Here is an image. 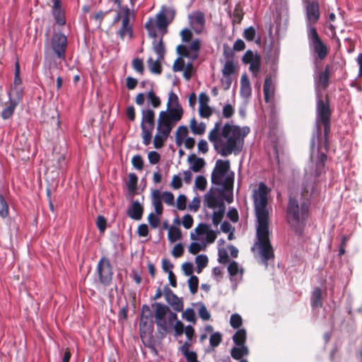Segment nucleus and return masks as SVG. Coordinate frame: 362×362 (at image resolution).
<instances>
[{
  "mask_svg": "<svg viewBox=\"0 0 362 362\" xmlns=\"http://www.w3.org/2000/svg\"><path fill=\"white\" fill-rule=\"evenodd\" d=\"M270 189L264 183L259 184L253 190L252 199L257 226V242L252 250L264 264L273 259L274 252L269 240V209L268 207Z\"/></svg>",
  "mask_w": 362,
  "mask_h": 362,
  "instance_id": "f257e3e1",
  "label": "nucleus"
},
{
  "mask_svg": "<svg viewBox=\"0 0 362 362\" xmlns=\"http://www.w3.org/2000/svg\"><path fill=\"white\" fill-rule=\"evenodd\" d=\"M329 117L330 112L328 104L319 100L317 105V129L311 141V158L313 161L305 169V179L302 184L301 194L303 199L308 198V194L313 189V185L316 178L325 172L324 163L327 158L326 154L325 152H320L318 147L315 151V141H318L320 139V123L324 126L325 137L327 139L330 127Z\"/></svg>",
  "mask_w": 362,
  "mask_h": 362,
  "instance_id": "f03ea898",
  "label": "nucleus"
},
{
  "mask_svg": "<svg viewBox=\"0 0 362 362\" xmlns=\"http://www.w3.org/2000/svg\"><path fill=\"white\" fill-rule=\"evenodd\" d=\"M249 132L250 128L247 127H240L227 123L221 127L220 123L217 122L209 133V139L218 153L228 156L241 151L244 139Z\"/></svg>",
  "mask_w": 362,
  "mask_h": 362,
  "instance_id": "7ed1b4c3",
  "label": "nucleus"
},
{
  "mask_svg": "<svg viewBox=\"0 0 362 362\" xmlns=\"http://www.w3.org/2000/svg\"><path fill=\"white\" fill-rule=\"evenodd\" d=\"M216 233L206 224H199L190 233L192 243L189 246V252L193 255L204 250L206 246L216 238Z\"/></svg>",
  "mask_w": 362,
  "mask_h": 362,
  "instance_id": "20e7f679",
  "label": "nucleus"
},
{
  "mask_svg": "<svg viewBox=\"0 0 362 362\" xmlns=\"http://www.w3.org/2000/svg\"><path fill=\"white\" fill-rule=\"evenodd\" d=\"M154 317L158 332L162 337L170 332L174 322L177 320V315L171 312L169 308L160 303H155Z\"/></svg>",
  "mask_w": 362,
  "mask_h": 362,
  "instance_id": "39448f33",
  "label": "nucleus"
},
{
  "mask_svg": "<svg viewBox=\"0 0 362 362\" xmlns=\"http://www.w3.org/2000/svg\"><path fill=\"white\" fill-rule=\"evenodd\" d=\"M117 4L119 10L116 16L115 17L112 24L119 25L117 32L119 37L124 40L125 37L132 38V26L130 23L132 19L134 18V13L131 11L127 6H122L119 0H113Z\"/></svg>",
  "mask_w": 362,
  "mask_h": 362,
  "instance_id": "423d86ee",
  "label": "nucleus"
},
{
  "mask_svg": "<svg viewBox=\"0 0 362 362\" xmlns=\"http://www.w3.org/2000/svg\"><path fill=\"white\" fill-rule=\"evenodd\" d=\"M234 173L230 170V162L218 160L211 174L212 183L228 191L232 189Z\"/></svg>",
  "mask_w": 362,
  "mask_h": 362,
  "instance_id": "0eeeda50",
  "label": "nucleus"
},
{
  "mask_svg": "<svg viewBox=\"0 0 362 362\" xmlns=\"http://www.w3.org/2000/svg\"><path fill=\"white\" fill-rule=\"evenodd\" d=\"M175 16V11L172 8L162 7L161 10L156 15V18H150L145 25L151 37L156 36V28L165 29L173 21Z\"/></svg>",
  "mask_w": 362,
  "mask_h": 362,
  "instance_id": "6e6552de",
  "label": "nucleus"
},
{
  "mask_svg": "<svg viewBox=\"0 0 362 362\" xmlns=\"http://www.w3.org/2000/svg\"><path fill=\"white\" fill-rule=\"evenodd\" d=\"M162 113H164L162 118L166 119V121L174 124L179 122L182 117V107L179 103L177 95L173 91L170 92L168 94L167 110L161 111L159 115H161Z\"/></svg>",
  "mask_w": 362,
  "mask_h": 362,
  "instance_id": "1a4fd4ad",
  "label": "nucleus"
},
{
  "mask_svg": "<svg viewBox=\"0 0 362 362\" xmlns=\"http://www.w3.org/2000/svg\"><path fill=\"white\" fill-rule=\"evenodd\" d=\"M204 206L213 209L212 221L214 225L217 226L225 214L223 201L210 191L204 195Z\"/></svg>",
  "mask_w": 362,
  "mask_h": 362,
  "instance_id": "9d476101",
  "label": "nucleus"
},
{
  "mask_svg": "<svg viewBox=\"0 0 362 362\" xmlns=\"http://www.w3.org/2000/svg\"><path fill=\"white\" fill-rule=\"evenodd\" d=\"M141 114V138L143 144L145 146H148L152 139V133L155 126V113L151 109H144L142 110Z\"/></svg>",
  "mask_w": 362,
  "mask_h": 362,
  "instance_id": "9b49d317",
  "label": "nucleus"
},
{
  "mask_svg": "<svg viewBox=\"0 0 362 362\" xmlns=\"http://www.w3.org/2000/svg\"><path fill=\"white\" fill-rule=\"evenodd\" d=\"M307 213L308 206L305 204H302L300 211L298 200L291 197L290 198L287 210V218L289 224L292 227L297 228L300 223L305 218V216Z\"/></svg>",
  "mask_w": 362,
  "mask_h": 362,
  "instance_id": "f8f14e48",
  "label": "nucleus"
},
{
  "mask_svg": "<svg viewBox=\"0 0 362 362\" xmlns=\"http://www.w3.org/2000/svg\"><path fill=\"white\" fill-rule=\"evenodd\" d=\"M162 113L161 115H158L156 134L153 139V146L154 148L159 149L162 148L167 140L174 124L166 121V119H163Z\"/></svg>",
  "mask_w": 362,
  "mask_h": 362,
  "instance_id": "ddd939ff",
  "label": "nucleus"
},
{
  "mask_svg": "<svg viewBox=\"0 0 362 362\" xmlns=\"http://www.w3.org/2000/svg\"><path fill=\"white\" fill-rule=\"evenodd\" d=\"M308 39L310 48L317 55V57L321 60L325 59L328 49L320 38L315 28H310V30H308Z\"/></svg>",
  "mask_w": 362,
  "mask_h": 362,
  "instance_id": "4468645a",
  "label": "nucleus"
},
{
  "mask_svg": "<svg viewBox=\"0 0 362 362\" xmlns=\"http://www.w3.org/2000/svg\"><path fill=\"white\" fill-rule=\"evenodd\" d=\"M152 204L157 215L163 213L162 200L169 206L175 205V198L170 192H160L159 190H153L151 193Z\"/></svg>",
  "mask_w": 362,
  "mask_h": 362,
  "instance_id": "2eb2a0df",
  "label": "nucleus"
},
{
  "mask_svg": "<svg viewBox=\"0 0 362 362\" xmlns=\"http://www.w3.org/2000/svg\"><path fill=\"white\" fill-rule=\"evenodd\" d=\"M200 41L198 39L192 40L189 45H180L177 47L180 57H186L191 61L196 59L199 56Z\"/></svg>",
  "mask_w": 362,
  "mask_h": 362,
  "instance_id": "dca6fc26",
  "label": "nucleus"
},
{
  "mask_svg": "<svg viewBox=\"0 0 362 362\" xmlns=\"http://www.w3.org/2000/svg\"><path fill=\"white\" fill-rule=\"evenodd\" d=\"M305 16L307 31L310 28H315L313 25L315 24L320 18L319 4L317 1H307L305 5Z\"/></svg>",
  "mask_w": 362,
  "mask_h": 362,
  "instance_id": "f3484780",
  "label": "nucleus"
},
{
  "mask_svg": "<svg viewBox=\"0 0 362 362\" xmlns=\"http://www.w3.org/2000/svg\"><path fill=\"white\" fill-rule=\"evenodd\" d=\"M66 46L67 38L66 35L56 33L52 36L49 47L59 59L64 58Z\"/></svg>",
  "mask_w": 362,
  "mask_h": 362,
  "instance_id": "a211bd4d",
  "label": "nucleus"
},
{
  "mask_svg": "<svg viewBox=\"0 0 362 362\" xmlns=\"http://www.w3.org/2000/svg\"><path fill=\"white\" fill-rule=\"evenodd\" d=\"M173 69L175 72L183 71V76L187 80H189L194 72L192 62L186 63L183 57H179L175 61Z\"/></svg>",
  "mask_w": 362,
  "mask_h": 362,
  "instance_id": "6ab92c4d",
  "label": "nucleus"
},
{
  "mask_svg": "<svg viewBox=\"0 0 362 362\" xmlns=\"http://www.w3.org/2000/svg\"><path fill=\"white\" fill-rule=\"evenodd\" d=\"M244 63L250 64V70L254 74H257L260 68V57L253 53L252 51H247L243 57Z\"/></svg>",
  "mask_w": 362,
  "mask_h": 362,
  "instance_id": "aec40b11",
  "label": "nucleus"
},
{
  "mask_svg": "<svg viewBox=\"0 0 362 362\" xmlns=\"http://www.w3.org/2000/svg\"><path fill=\"white\" fill-rule=\"evenodd\" d=\"M188 129L186 127H178L176 133V141L178 144L183 143L187 148H192L195 141L193 138L187 136Z\"/></svg>",
  "mask_w": 362,
  "mask_h": 362,
  "instance_id": "412c9836",
  "label": "nucleus"
},
{
  "mask_svg": "<svg viewBox=\"0 0 362 362\" xmlns=\"http://www.w3.org/2000/svg\"><path fill=\"white\" fill-rule=\"evenodd\" d=\"M189 20L192 29L197 33H200L204 26L205 19L203 13L197 11L189 16Z\"/></svg>",
  "mask_w": 362,
  "mask_h": 362,
  "instance_id": "4be33fe9",
  "label": "nucleus"
},
{
  "mask_svg": "<svg viewBox=\"0 0 362 362\" xmlns=\"http://www.w3.org/2000/svg\"><path fill=\"white\" fill-rule=\"evenodd\" d=\"M209 98L205 93L199 95V113L202 117L208 118L212 114V109L209 106Z\"/></svg>",
  "mask_w": 362,
  "mask_h": 362,
  "instance_id": "5701e85b",
  "label": "nucleus"
},
{
  "mask_svg": "<svg viewBox=\"0 0 362 362\" xmlns=\"http://www.w3.org/2000/svg\"><path fill=\"white\" fill-rule=\"evenodd\" d=\"M191 346L192 345L190 342L185 341L179 348V351L185 357L187 362H199L197 360V354L194 351L190 350Z\"/></svg>",
  "mask_w": 362,
  "mask_h": 362,
  "instance_id": "b1692460",
  "label": "nucleus"
},
{
  "mask_svg": "<svg viewBox=\"0 0 362 362\" xmlns=\"http://www.w3.org/2000/svg\"><path fill=\"white\" fill-rule=\"evenodd\" d=\"M165 300L175 311L180 312L183 310L184 305L182 300L173 292H168L165 294Z\"/></svg>",
  "mask_w": 362,
  "mask_h": 362,
  "instance_id": "393cba45",
  "label": "nucleus"
},
{
  "mask_svg": "<svg viewBox=\"0 0 362 362\" xmlns=\"http://www.w3.org/2000/svg\"><path fill=\"white\" fill-rule=\"evenodd\" d=\"M236 66L231 60H228L223 68L222 73L228 85L231 83L230 76L235 73Z\"/></svg>",
  "mask_w": 362,
  "mask_h": 362,
  "instance_id": "a878e982",
  "label": "nucleus"
},
{
  "mask_svg": "<svg viewBox=\"0 0 362 362\" xmlns=\"http://www.w3.org/2000/svg\"><path fill=\"white\" fill-rule=\"evenodd\" d=\"M142 213L143 207L139 202H134L127 212L129 216L135 220H140Z\"/></svg>",
  "mask_w": 362,
  "mask_h": 362,
  "instance_id": "bb28decb",
  "label": "nucleus"
},
{
  "mask_svg": "<svg viewBox=\"0 0 362 362\" xmlns=\"http://www.w3.org/2000/svg\"><path fill=\"white\" fill-rule=\"evenodd\" d=\"M52 13L57 23L59 25H63L65 24V17L63 11L61 10L59 0H54Z\"/></svg>",
  "mask_w": 362,
  "mask_h": 362,
  "instance_id": "cd10ccee",
  "label": "nucleus"
},
{
  "mask_svg": "<svg viewBox=\"0 0 362 362\" xmlns=\"http://www.w3.org/2000/svg\"><path fill=\"white\" fill-rule=\"evenodd\" d=\"M249 354V349L245 345H239L233 347L230 351L231 356L235 359H241Z\"/></svg>",
  "mask_w": 362,
  "mask_h": 362,
  "instance_id": "c85d7f7f",
  "label": "nucleus"
},
{
  "mask_svg": "<svg viewBox=\"0 0 362 362\" xmlns=\"http://www.w3.org/2000/svg\"><path fill=\"white\" fill-rule=\"evenodd\" d=\"M274 94V87L271 78H266L264 83V95L266 102H269Z\"/></svg>",
  "mask_w": 362,
  "mask_h": 362,
  "instance_id": "c756f323",
  "label": "nucleus"
},
{
  "mask_svg": "<svg viewBox=\"0 0 362 362\" xmlns=\"http://www.w3.org/2000/svg\"><path fill=\"white\" fill-rule=\"evenodd\" d=\"M240 93L245 98H248L251 94L250 83L246 75L241 76Z\"/></svg>",
  "mask_w": 362,
  "mask_h": 362,
  "instance_id": "7c9ffc66",
  "label": "nucleus"
},
{
  "mask_svg": "<svg viewBox=\"0 0 362 362\" xmlns=\"http://www.w3.org/2000/svg\"><path fill=\"white\" fill-rule=\"evenodd\" d=\"M153 42V49L158 55V59L160 60L163 58L165 54V47L161 38L156 39V36Z\"/></svg>",
  "mask_w": 362,
  "mask_h": 362,
  "instance_id": "2f4dec72",
  "label": "nucleus"
},
{
  "mask_svg": "<svg viewBox=\"0 0 362 362\" xmlns=\"http://www.w3.org/2000/svg\"><path fill=\"white\" fill-rule=\"evenodd\" d=\"M181 238L182 232L179 228L173 226L168 228V239L171 243L180 240Z\"/></svg>",
  "mask_w": 362,
  "mask_h": 362,
  "instance_id": "473e14b6",
  "label": "nucleus"
},
{
  "mask_svg": "<svg viewBox=\"0 0 362 362\" xmlns=\"http://www.w3.org/2000/svg\"><path fill=\"white\" fill-rule=\"evenodd\" d=\"M23 95L21 87H13L9 93V101L18 105Z\"/></svg>",
  "mask_w": 362,
  "mask_h": 362,
  "instance_id": "72a5a7b5",
  "label": "nucleus"
},
{
  "mask_svg": "<svg viewBox=\"0 0 362 362\" xmlns=\"http://www.w3.org/2000/svg\"><path fill=\"white\" fill-rule=\"evenodd\" d=\"M188 160L190 163L191 170L195 173L199 172L205 165L204 160L201 158L189 157Z\"/></svg>",
  "mask_w": 362,
  "mask_h": 362,
  "instance_id": "f704fd0d",
  "label": "nucleus"
},
{
  "mask_svg": "<svg viewBox=\"0 0 362 362\" xmlns=\"http://www.w3.org/2000/svg\"><path fill=\"white\" fill-rule=\"evenodd\" d=\"M246 334V330L245 329H238L233 337V340L235 345H245Z\"/></svg>",
  "mask_w": 362,
  "mask_h": 362,
  "instance_id": "c9c22d12",
  "label": "nucleus"
},
{
  "mask_svg": "<svg viewBox=\"0 0 362 362\" xmlns=\"http://www.w3.org/2000/svg\"><path fill=\"white\" fill-rule=\"evenodd\" d=\"M190 128L194 134L202 135L204 133L206 125L203 122L197 123L194 119L190 121Z\"/></svg>",
  "mask_w": 362,
  "mask_h": 362,
  "instance_id": "e433bc0d",
  "label": "nucleus"
},
{
  "mask_svg": "<svg viewBox=\"0 0 362 362\" xmlns=\"http://www.w3.org/2000/svg\"><path fill=\"white\" fill-rule=\"evenodd\" d=\"M16 106V104H14L13 103H11L10 101L8 103H6L5 107L3 109L1 112L2 118L4 119H7L10 118L13 115Z\"/></svg>",
  "mask_w": 362,
  "mask_h": 362,
  "instance_id": "4c0bfd02",
  "label": "nucleus"
},
{
  "mask_svg": "<svg viewBox=\"0 0 362 362\" xmlns=\"http://www.w3.org/2000/svg\"><path fill=\"white\" fill-rule=\"evenodd\" d=\"M158 59L154 61L151 57L148 59V66L150 71L153 74H160L161 73V67Z\"/></svg>",
  "mask_w": 362,
  "mask_h": 362,
  "instance_id": "58836bf2",
  "label": "nucleus"
},
{
  "mask_svg": "<svg viewBox=\"0 0 362 362\" xmlns=\"http://www.w3.org/2000/svg\"><path fill=\"white\" fill-rule=\"evenodd\" d=\"M195 264L198 271L204 269L208 264V258L206 255H199L195 259Z\"/></svg>",
  "mask_w": 362,
  "mask_h": 362,
  "instance_id": "ea45409f",
  "label": "nucleus"
},
{
  "mask_svg": "<svg viewBox=\"0 0 362 362\" xmlns=\"http://www.w3.org/2000/svg\"><path fill=\"white\" fill-rule=\"evenodd\" d=\"M207 186V181L206 179L202 176L199 175L196 177L195 182H194V188L200 190V191H204Z\"/></svg>",
  "mask_w": 362,
  "mask_h": 362,
  "instance_id": "a19ab883",
  "label": "nucleus"
},
{
  "mask_svg": "<svg viewBox=\"0 0 362 362\" xmlns=\"http://www.w3.org/2000/svg\"><path fill=\"white\" fill-rule=\"evenodd\" d=\"M182 317L187 322H192L195 324L196 322V317L195 313L193 309L187 308L186 309L182 314Z\"/></svg>",
  "mask_w": 362,
  "mask_h": 362,
  "instance_id": "79ce46f5",
  "label": "nucleus"
},
{
  "mask_svg": "<svg viewBox=\"0 0 362 362\" xmlns=\"http://www.w3.org/2000/svg\"><path fill=\"white\" fill-rule=\"evenodd\" d=\"M312 305L313 307L321 306V291L319 288L315 289L311 298Z\"/></svg>",
  "mask_w": 362,
  "mask_h": 362,
  "instance_id": "37998d69",
  "label": "nucleus"
},
{
  "mask_svg": "<svg viewBox=\"0 0 362 362\" xmlns=\"http://www.w3.org/2000/svg\"><path fill=\"white\" fill-rule=\"evenodd\" d=\"M147 99L148 101L151 104V105L155 108L158 107L161 104L160 98L158 96H156L153 91H150L148 93Z\"/></svg>",
  "mask_w": 362,
  "mask_h": 362,
  "instance_id": "c03bdc74",
  "label": "nucleus"
},
{
  "mask_svg": "<svg viewBox=\"0 0 362 362\" xmlns=\"http://www.w3.org/2000/svg\"><path fill=\"white\" fill-rule=\"evenodd\" d=\"M8 215V206L5 199L0 194V216L6 218Z\"/></svg>",
  "mask_w": 362,
  "mask_h": 362,
  "instance_id": "a18cd8bd",
  "label": "nucleus"
},
{
  "mask_svg": "<svg viewBox=\"0 0 362 362\" xmlns=\"http://www.w3.org/2000/svg\"><path fill=\"white\" fill-rule=\"evenodd\" d=\"M176 207L178 210L183 211L187 207V197L184 194H180L176 199Z\"/></svg>",
  "mask_w": 362,
  "mask_h": 362,
  "instance_id": "49530a36",
  "label": "nucleus"
},
{
  "mask_svg": "<svg viewBox=\"0 0 362 362\" xmlns=\"http://www.w3.org/2000/svg\"><path fill=\"white\" fill-rule=\"evenodd\" d=\"M329 81V69L326 67L324 72L321 73L319 76L318 83L323 87H327Z\"/></svg>",
  "mask_w": 362,
  "mask_h": 362,
  "instance_id": "de8ad7c7",
  "label": "nucleus"
},
{
  "mask_svg": "<svg viewBox=\"0 0 362 362\" xmlns=\"http://www.w3.org/2000/svg\"><path fill=\"white\" fill-rule=\"evenodd\" d=\"M170 186L174 189H178L182 186V177L180 175H175L170 182Z\"/></svg>",
  "mask_w": 362,
  "mask_h": 362,
  "instance_id": "09e8293b",
  "label": "nucleus"
},
{
  "mask_svg": "<svg viewBox=\"0 0 362 362\" xmlns=\"http://www.w3.org/2000/svg\"><path fill=\"white\" fill-rule=\"evenodd\" d=\"M230 324L233 328H238L242 325V317L238 314H233L230 319Z\"/></svg>",
  "mask_w": 362,
  "mask_h": 362,
  "instance_id": "8fccbe9b",
  "label": "nucleus"
},
{
  "mask_svg": "<svg viewBox=\"0 0 362 362\" xmlns=\"http://www.w3.org/2000/svg\"><path fill=\"white\" fill-rule=\"evenodd\" d=\"M222 335L219 332L213 333L210 337V344L213 347L217 346L221 341Z\"/></svg>",
  "mask_w": 362,
  "mask_h": 362,
  "instance_id": "3c124183",
  "label": "nucleus"
},
{
  "mask_svg": "<svg viewBox=\"0 0 362 362\" xmlns=\"http://www.w3.org/2000/svg\"><path fill=\"white\" fill-rule=\"evenodd\" d=\"M200 206V199L199 197H194L188 205V209L193 212H197Z\"/></svg>",
  "mask_w": 362,
  "mask_h": 362,
  "instance_id": "603ef678",
  "label": "nucleus"
},
{
  "mask_svg": "<svg viewBox=\"0 0 362 362\" xmlns=\"http://www.w3.org/2000/svg\"><path fill=\"white\" fill-rule=\"evenodd\" d=\"M98 272H107L110 269V264L109 260L106 258H103L98 265Z\"/></svg>",
  "mask_w": 362,
  "mask_h": 362,
  "instance_id": "864d4df0",
  "label": "nucleus"
},
{
  "mask_svg": "<svg viewBox=\"0 0 362 362\" xmlns=\"http://www.w3.org/2000/svg\"><path fill=\"white\" fill-rule=\"evenodd\" d=\"M132 66L135 71H136L140 74H143L144 73V64L143 61L140 59H134L132 62Z\"/></svg>",
  "mask_w": 362,
  "mask_h": 362,
  "instance_id": "5fc2aeb1",
  "label": "nucleus"
},
{
  "mask_svg": "<svg viewBox=\"0 0 362 362\" xmlns=\"http://www.w3.org/2000/svg\"><path fill=\"white\" fill-rule=\"evenodd\" d=\"M198 279L197 277L192 276L188 280L189 287L192 293H195L198 288Z\"/></svg>",
  "mask_w": 362,
  "mask_h": 362,
  "instance_id": "6e6d98bb",
  "label": "nucleus"
},
{
  "mask_svg": "<svg viewBox=\"0 0 362 362\" xmlns=\"http://www.w3.org/2000/svg\"><path fill=\"white\" fill-rule=\"evenodd\" d=\"M193 223L194 220L191 215L186 214L182 217V224L185 228L189 229L192 228L193 226Z\"/></svg>",
  "mask_w": 362,
  "mask_h": 362,
  "instance_id": "4d7b16f0",
  "label": "nucleus"
},
{
  "mask_svg": "<svg viewBox=\"0 0 362 362\" xmlns=\"http://www.w3.org/2000/svg\"><path fill=\"white\" fill-rule=\"evenodd\" d=\"M198 313H199V317L203 320H209L211 317L210 313H209L206 308L204 305H200L199 310H198Z\"/></svg>",
  "mask_w": 362,
  "mask_h": 362,
  "instance_id": "13d9d810",
  "label": "nucleus"
},
{
  "mask_svg": "<svg viewBox=\"0 0 362 362\" xmlns=\"http://www.w3.org/2000/svg\"><path fill=\"white\" fill-rule=\"evenodd\" d=\"M255 30L253 27H249L244 31V37L248 41H252L255 37Z\"/></svg>",
  "mask_w": 362,
  "mask_h": 362,
  "instance_id": "bf43d9fd",
  "label": "nucleus"
},
{
  "mask_svg": "<svg viewBox=\"0 0 362 362\" xmlns=\"http://www.w3.org/2000/svg\"><path fill=\"white\" fill-rule=\"evenodd\" d=\"M222 113L224 117L229 118L233 115L234 108L231 105L227 104L223 106Z\"/></svg>",
  "mask_w": 362,
  "mask_h": 362,
  "instance_id": "052dcab7",
  "label": "nucleus"
},
{
  "mask_svg": "<svg viewBox=\"0 0 362 362\" xmlns=\"http://www.w3.org/2000/svg\"><path fill=\"white\" fill-rule=\"evenodd\" d=\"M183 251H184L183 245L181 243H177V244L175 245V246L173 247V250H172V255L175 257H179L182 255Z\"/></svg>",
  "mask_w": 362,
  "mask_h": 362,
  "instance_id": "680f3d73",
  "label": "nucleus"
},
{
  "mask_svg": "<svg viewBox=\"0 0 362 362\" xmlns=\"http://www.w3.org/2000/svg\"><path fill=\"white\" fill-rule=\"evenodd\" d=\"M148 220L149 224L151 226L152 228H156L158 226L160 219L156 215L153 214H150L148 215Z\"/></svg>",
  "mask_w": 362,
  "mask_h": 362,
  "instance_id": "e2e57ef3",
  "label": "nucleus"
},
{
  "mask_svg": "<svg viewBox=\"0 0 362 362\" xmlns=\"http://www.w3.org/2000/svg\"><path fill=\"white\" fill-rule=\"evenodd\" d=\"M106 220L103 216H99L97 218L96 225L101 233H103L105 231L106 228Z\"/></svg>",
  "mask_w": 362,
  "mask_h": 362,
  "instance_id": "0e129e2a",
  "label": "nucleus"
},
{
  "mask_svg": "<svg viewBox=\"0 0 362 362\" xmlns=\"http://www.w3.org/2000/svg\"><path fill=\"white\" fill-rule=\"evenodd\" d=\"M148 158L151 164H156L160 160V155L156 151H150L148 154Z\"/></svg>",
  "mask_w": 362,
  "mask_h": 362,
  "instance_id": "69168bd1",
  "label": "nucleus"
},
{
  "mask_svg": "<svg viewBox=\"0 0 362 362\" xmlns=\"http://www.w3.org/2000/svg\"><path fill=\"white\" fill-rule=\"evenodd\" d=\"M132 165L137 170H141L143 168V160L140 156H134L132 160Z\"/></svg>",
  "mask_w": 362,
  "mask_h": 362,
  "instance_id": "338daca9",
  "label": "nucleus"
},
{
  "mask_svg": "<svg viewBox=\"0 0 362 362\" xmlns=\"http://www.w3.org/2000/svg\"><path fill=\"white\" fill-rule=\"evenodd\" d=\"M228 256L226 250L224 248L218 249V261L220 263H226L228 262Z\"/></svg>",
  "mask_w": 362,
  "mask_h": 362,
  "instance_id": "774afa93",
  "label": "nucleus"
}]
</instances>
